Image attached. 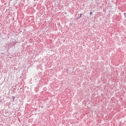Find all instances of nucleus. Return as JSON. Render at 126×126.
Here are the masks:
<instances>
[{"label":"nucleus","mask_w":126,"mask_h":126,"mask_svg":"<svg viewBox=\"0 0 126 126\" xmlns=\"http://www.w3.org/2000/svg\"><path fill=\"white\" fill-rule=\"evenodd\" d=\"M90 15H91V14H92V12H91L90 13Z\"/></svg>","instance_id":"nucleus-1"}]
</instances>
